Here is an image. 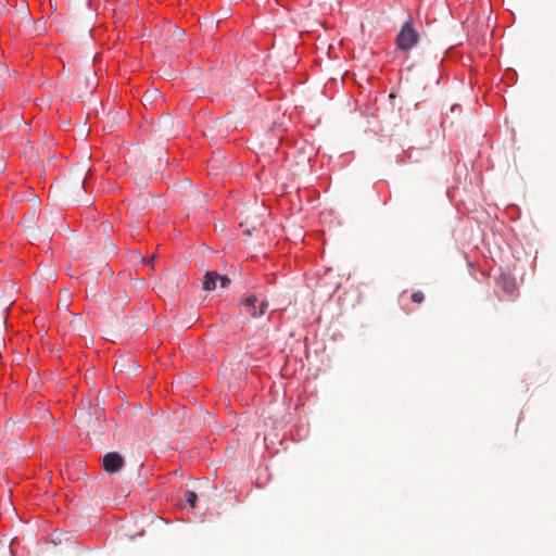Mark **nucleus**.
<instances>
[{
    "mask_svg": "<svg viewBox=\"0 0 556 556\" xmlns=\"http://www.w3.org/2000/svg\"><path fill=\"white\" fill-rule=\"evenodd\" d=\"M169 29H172V30H173L172 37H173V38L177 37V38H178V40L180 41L181 37H182V36H184V34H185L184 29H180V28H178V27H176V26H169Z\"/></svg>",
    "mask_w": 556,
    "mask_h": 556,
    "instance_id": "obj_9",
    "label": "nucleus"
},
{
    "mask_svg": "<svg viewBox=\"0 0 556 556\" xmlns=\"http://www.w3.org/2000/svg\"><path fill=\"white\" fill-rule=\"evenodd\" d=\"M217 281H219L222 288H227L230 285V279L227 276H220L215 271H207L204 276L203 289L206 291L214 290Z\"/></svg>",
    "mask_w": 556,
    "mask_h": 556,
    "instance_id": "obj_4",
    "label": "nucleus"
},
{
    "mask_svg": "<svg viewBox=\"0 0 556 556\" xmlns=\"http://www.w3.org/2000/svg\"><path fill=\"white\" fill-rule=\"evenodd\" d=\"M85 182H86V177H83L81 175L77 176L76 179H75V186L78 189H84L85 188Z\"/></svg>",
    "mask_w": 556,
    "mask_h": 556,
    "instance_id": "obj_10",
    "label": "nucleus"
},
{
    "mask_svg": "<svg viewBox=\"0 0 556 556\" xmlns=\"http://www.w3.org/2000/svg\"><path fill=\"white\" fill-rule=\"evenodd\" d=\"M123 466L124 458L117 452H110L103 456V468L106 472H117Z\"/></svg>",
    "mask_w": 556,
    "mask_h": 556,
    "instance_id": "obj_3",
    "label": "nucleus"
},
{
    "mask_svg": "<svg viewBox=\"0 0 556 556\" xmlns=\"http://www.w3.org/2000/svg\"><path fill=\"white\" fill-rule=\"evenodd\" d=\"M419 41V35L415 29L413 22L407 21L396 37V47L402 51H409Z\"/></svg>",
    "mask_w": 556,
    "mask_h": 556,
    "instance_id": "obj_2",
    "label": "nucleus"
},
{
    "mask_svg": "<svg viewBox=\"0 0 556 556\" xmlns=\"http://www.w3.org/2000/svg\"><path fill=\"white\" fill-rule=\"evenodd\" d=\"M112 227H111V225L109 223L103 224V231H108Z\"/></svg>",
    "mask_w": 556,
    "mask_h": 556,
    "instance_id": "obj_13",
    "label": "nucleus"
},
{
    "mask_svg": "<svg viewBox=\"0 0 556 556\" xmlns=\"http://www.w3.org/2000/svg\"><path fill=\"white\" fill-rule=\"evenodd\" d=\"M497 286L508 295H513L517 291V285L513 277L502 274L496 279Z\"/></svg>",
    "mask_w": 556,
    "mask_h": 556,
    "instance_id": "obj_5",
    "label": "nucleus"
},
{
    "mask_svg": "<svg viewBox=\"0 0 556 556\" xmlns=\"http://www.w3.org/2000/svg\"><path fill=\"white\" fill-rule=\"evenodd\" d=\"M24 226L29 235L35 238L37 226L34 213L29 216V218L24 220Z\"/></svg>",
    "mask_w": 556,
    "mask_h": 556,
    "instance_id": "obj_6",
    "label": "nucleus"
},
{
    "mask_svg": "<svg viewBox=\"0 0 556 556\" xmlns=\"http://www.w3.org/2000/svg\"><path fill=\"white\" fill-rule=\"evenodd\" d=\"M412 301L416 304H420L425 301V294L421 291H415L412 296Z\"/></svg>",
    "mask_w": 556,
    "mask_h": 556,
    "instance_id": "obj_8",
    "label": "nucleus"
},
{
    "mask_svg": "<svg viewBox=\"0 0 556 556\" xmlns=\"http://www.w3.org/2000/svg\"><path fill=\"white\" fill-rule=\"evenodd\" d=\"M240 307L248 316L260 318L265 314L268 303L265 300H260L256 295L245 294L240 301Z\"/></svg>",
    "mask_w": 556,
    "mask_h": 556,
    "instance_id": "obj_1",
    "label": "nucleus"
},
{
    "mask_svg": "<svg viewBox=\"0 0 556 556\" xmlns=\"http://www.w3.org/2000/svg\"><path fill=\"white\" fill-rule=\"evenodd\" d=\"M240 226H241V227L247 226V228H245V230H244V231H245L248 235H250V236L252 235V231H253V230H256V228H257L256 226H251V227H250V226L248 225V218H247L244 222H242V223L240 224Z\"/></svg>",
    "mask_w": 556,
    "mask_h": 556,
    "instance_id": "obj_11",
    "label": "nucleus"
},
{
    "mask_svg": "<svg viewBox=\"0 0 556 556\" xmlns=\"http://www.w3.org/2000/svg\"><path fill=\"white\" fill-rule=\"evenodd\" d=\"M153 96H159V91L154 90L153 92H151V94H146L147 101H150V98H152Z\"/></svg>",
    "mask_w": 556,
    "mask_h": 556,
    "instance_id": "obj_12",
    "label": "nucleus"
},
{
    "mask_svg": "<svg viewBox=\"0 0 556 556\" xmlns=\"http://www.w3.org/2000/svg\"><path fill=\"white\" fill-rule=\"evenodd\" d=\"M185 498H186L187 503H188L192 508H194V507H195V503H197V500H198V495L195 494V492L190 491V490H187V491L185 492Z\"/></svg>",
    "mask_w": 556,
    "mask_h": 556,
    "instance_id": "obj_7",
    "label": "nucleus"
}]
</instances>
